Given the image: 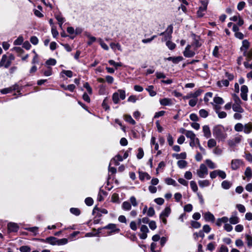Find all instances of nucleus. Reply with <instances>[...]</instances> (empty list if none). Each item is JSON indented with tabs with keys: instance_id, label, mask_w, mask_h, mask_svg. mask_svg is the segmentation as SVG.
<instances>
[{
	"instance_id": "obj_28",
	"label": "nucleus",
	"mask_w": 252,
	"mask_h": 252,
	"mask_svg": "<svg viewBox=\"0 0 252 252\" xmlns=\"http://www.w3.org/2000/svg\"><path fill=\"white\" fill-rule=\"evenodd\" d=\"M16 86H13V87H12L5 88V89H1L0 91V92L2 94H8V93H9L11 92V91L12 90H16Z\"/></svg>"
},
{
	"instance_id": "obj_56",
	"label": "nucleus",
	"mask_w": 252,
	"mask_h": 252,
	"mask_svg": "<svg viewBox=\"0 0 252 252\" xmlns=\"http://www.w3.org/2000/svg\"><path fill=\"white\" fill-rule=\"evenodd\" d=\"M56 18L58 20V21L59 22V24L60 25V27L61 28L63 23L64 21V18L63 17H62L61 16H60V15H56Z\"/></svg>"
},
{
	"instance_id": "obj_4",
	"label": "nucleus",
	"mask_w": 252,
	"mask_h": 252,
	"mask_svg": "<svg viewBox=\"0 0 252 252\" xmlns=\"http://www.w3.org/2000/svg\"><path fill=\"white\" fill-rule=\"evenodd\" d=\"M242 136L241 135H237L233 138L229 139L227 141V144L230 147H234L237 144L240 143L242 140Z\"/></svg>"
},
{
	"instance_id": "obj_7",
	"label": "nucleus",
	"mask_w": 252,
	"mask_h": 252,
	"mask_svg": "<svg viewBox=\"0 0 252 252\" xmlns=\"http://www.w3.org/2000/svg\"><path fill=\"white\" fill-rule=\"evenodd\" d=\"M10 65V61L8 60V56L6 55H3L0 62V67L4 66L5 68H7Z\"/></svg>"
},
{
	"instance_id": "obj_60",
	"label": "nucleus",
	"mask_w": 252,
	"mask_h": 252,
	"mask_svg": "<svg viewBox=\"0 0 252 252\" xmlns=\"http://www.w3.org/2000/svg\"><path fill=\"white\" fill-rule=\"evenodd\" d=\"M62 73L64 74L65 75H66L67 77H68L69 78L72 77L73 76V73L71 70H63L61 72V74H62Z\"/></svg>"
},
{
	"instance_id": "obj_10",
	"label": "nucleus",
	"mask_w": 252,
	"mask_h": 252,
	"mask_svg": "<svg viewBox=\"0 0 252 252\" xmlns=\"http://www.w3.org/2000/svg\"><path fill=\"white\" fill-rule=\"evenodd\" d=\"M201 93V91L197 90L196 92H195L194 93H189V94H188L187 95L184 96L183 97V98L184 100L188 99L190 98L191 97L195 98H197L199 95H200Z\"/></svg>"
},
{
	"instance_id": "obj_37",
	"label": "nucleus",
	"mask_w": 252,
	"mask_h": 252,
	"mask_svg": "<svg viewBox=\"0 0 252 252\" xmlns=\"http://www.w3.org/2000/svg\"><path fill=\"white\" fill-rule=\"evenodd\" d=\"M108 63L110 65H113L115 67L116 69H117L118 67H120L122 65V63H116L112 60H109Z\"/></svg>"
},
{
	"instance_id": "obj_45",
	"label": "nucleus",
	"mask_w": 252,
	"mask_h": 252,
	"mask_svg": "<svg viewBox=\"0 0 252 252\" xmlns=\"http://www.w3.org/2000/svg\"><path fill=\"white\" fill-rule=\"evenodd\" d=\"M112 99L114 103L117 104L119 101V93H115L112 96Z\"/></svg>"
},
{
	"instance_id": "obj_14",
	"label": "nucleus",
	"mask_w": 252,
	"mask_h": 252,
	"mask_svg": "<svg viewBox=\"0 0 252 252\" xmlns=\"http://www.w3.org/2000/svg\"><path fill=\"white\" fill-rule=\"evenodd\" d=\"M241 104V103L233 104L232 106L233 110L235 112L243 113L244 110L242 107Z\"/></svg>"
},
{
	"instance_id": "obj_36",
	"label": "nucleus",
	"mask_w": 252,
	"mask_h": 252,
	"mask_svg": "<svg viewBox=\"0 0 252 252\" xmlns=\"http://www.w3.org/2000/svg\"><path fill=\"white\" fill-rule=\"evenodd\" d=\"M68 240L66 238H62L61 239H58L57 238V245L61 246L64 245L67 243Z\"/></svg>"
},
{
	"instance_id": "obj_46",
	"label": "nucleus",
	"mask_w": 252,
	"mask_h": 252,
	"mask_svg": "<svg viewBox=\"0 0 252 252\" xmlns=\"http://www.w3.org/2000/svg\"><path fill=\"white\" fill-rule=\"evenodd\" d=\"M99 43L101 46V47L105 50L108 51L109 50V47L106 44H105L103 41L102 40V39L99 38L98 39Z\"/></svg>"
},
{
	"instance_id": "obj_52",
	"label": "nucleus",
	"mask_w": 252,
	"mask_h": 252,
	"mask_svg": "<svg viewBox=\"0 0 252 252\" xmlns=\"http://www.w3.org/2000/svg\"><path fill=\"white\" fill-rule=\"evenodd\" d=\"M110 45L111 48L113 50H115L117 48L118 50L121 51V47L118 43H111Z\"/></svg>"
},
{
	"instance_id": "obj_29",
	"label": "nucleus",
	"mask_w": 252,
	"mask_h": 252,
	"mask_svg": "<svg viewBox=\"0 0 252 252\" xmlns=\"http://www.w3.org/2000/svg\"><path fill=\"white\" fill-rule=\"evenodd\" d=\"M228 220L231 224H235L239 222V219L236 216H232L229 219H228Z\"/></svg>"
},
{
	"instance_id": "obj_57",
	"label": "nucleus",
	"mask_w": 252,
	"mask_h": 252,
	"mask_svg": "<svg viewBox=\"0 0 252 252\" xmlns=\"http://www.w3.org/2000/svg\"><path fill=\"white\" fill-rule=\"evenodd\" d=\"M108 99L107 97H105L103 100V102L102 103V106L105 110H108L109 109V107L108 105Z\"/></svg>"
},
{
	"instance_id": "obj_35",
	"label": "nucleus",
	"mask_w": 252,
	"mask_h": 252,
	"mask_svg": "<svg viewBox=\"0 0 252 252\" xmlns=\"http://www.w3.org/2000/svg\"><path fill=\"white\" fill-rule=\"evenodd\" d=\"M244 125L241 123H237L234 126V129L237 132H241L243 130Z\"/></svg>"
},
{
	"instance_id": "obj_8",
	"label": "nucleus",
	"mask_w": 252,
	"mask_h": 252,
	"mask_svg": "<svg viewBox=\"0 0 252 252\" xmlns=\"http://www.w3.org/2000/svg\"><path fill=\"white\" fill-rule=\"evenodd\" d=\"M190 48L191 45H188L186 46L185 51L183 52V54L185 57L187 58H191L195 55V53L194 51H191L190 50Z\"/></svg>"
},
{
	"instance_id": "obj_34",
	"label": "nucleus",
	"mask_w": 252,
	"mask_h": 252,
	"mask_svg": "<svg viewBox=\"0 0 252 252\" xmlns=\"http://www.w3.org/2000/svg\"><path fill=\"white\" fill-rule=\"evenodd\" d=\"M165 183L168 185H173V186H177V184L176 181L172 178H167L165 180Z\"/></svg>"
},
{
	"instance_id": "obj_13",
	"label": "nucleus",
	"mask_w": 252,
	"mask_h": 252,
	"mask_svg": "<svg viewBox=\"0 0 252 252\" xmlns=\"http://www.w3.org/2000/svg\"><path fill=\"white\" fill-rule=\"evenodd\" d=\"M8 229L10 232L17 231L19 229V226L17 223L14 222H10L8 224Z\"/></svg>"
},
{
	"instance_id": "obj_9",
	"label": "nucleus",
	"mask_w": 252,
	"mask_h": 252,
	"mask_svg": "<svg viewBox=\"0 0 252 252\" xmlns=\"http://www.w3.org/2000/svg\"><path fill=\"white\" fill-rule=\"evenodd\" d=\"M40 241L44 243H48L52 245H57V238L54 237H49L45 239H40Z\"/></svg>"
},
{
	"instance_id": "obj_31",
	"label": "nucleus",
	"mask_w": 252,
	"mask_h": 252,
	"mask_svg": "<svg viewBox=\"0 0 252 252\" xmlns=\"http://www.w3.org/2000/svg\"><path fill=\"white\" fill-rule=\"evenodd\" d=\"M246 243L249 248H252V237L249 234L245 235Z\"/></svg>"
},
{
	"instance_id": "obj_62",
	"label": "nucleus",
	"mask_w": 252,
	"mask_h": 252,
	"mask_svg": "<svg viewBox=\"0 0 252 252\" xmlns=\"http://www.w3.org/2000/svg\"><path fill=\"white\" fill-rule=\"evenodd\" d=\"M192 206L190 204H188L184 206V209L185 212H190L192 210Z\"/></svg>"
},
{
	"instance_id": "obj_42",
	"label": "nucleus",
	"mask_w": 252,
	"mask_h": 252,
	"mask_svg": "<svg viewBox=\"0 0 252 252\" xmlns=\"http://www.w3.org/2000/svg\"><path fill=\"white\" fill-rule=\"evenodd\" d=\"M232 96L233 100L234 102L233 104H236V103L238 104V103H242L241 99H240L239 97L237 94H232Z\"/></svg>"
},
{
	"instance_id": "obj_12",
	"label": "nucleus",
	"mask_w": 252,
	"mask_h": 252,
	"mask_svg": "<svg viewBox=\"0 0 252 252\" xmlns=\"http://www.w3.org/2000/svg\"><path fill=\"white\" fill-rule=\"evenodd\" d=\"M160 105L163 106H169L173 104L171 99L168 98H164L159 100Z\"/></svg>"
},
{
	"instance_id": "obj_16",
	"label": "nucleus",
	"mask_w": 252,
	"mask_h": 252,
	"mask_svg": "<svg viewBox=\"0 0 252 252\" xmlns=\"http://www.w3.org/2000/svg\"><path fill=\"white\" fill-rule=\"evenodd\" d=\"M204 218L207 221H211L212 222H214L215 219L214 216L209 212L205 213L204 214Z\"/></svg>"
},
{
	"instance_id": "obj_38",
	"label": "nucleus",
	"mask_w": 252,
	"mask_h": 252,
	"mask_svg": "<svg viewBox=\"0 0 252 252\" xmlns=\"http://www.w3.org/2000/svg\"><path fill=\"white\" fill-rule=\"evenodd\" d=\"M206 11V10L199 7V9L197 11V15L198 17H202L205 15Z\"/></svg>"
},
{
	"instance_id": "obj_2",
	"label": "nucleus",
	"mask_w": 252,
	"mask_h": 252,
	"mask_svg": "<svg viewBox=\"0 0 252 252\" xmlns=\"http://www.w3.org/2000/svg\"><path fill=\"white\" fill-rule=\"evenodd\" d=\"M186 136L190 139L189 146L192 148L195 147L197 144H199V140L196 137L195 134L192 131H188L186 132Z\"/></svg>"
},
{
	"instance_id": "obj_27",
	"label": "nucleus",
	"mask_w": 252,
	"mask_h": 252,
	"mask_svg": "<svg viewBox=\"0 0 252 252\" xmlns=\"http://www.w3.org/2000/svg\"><path fill=\"white\" fill-rule=\"evenodd\" d=\"M171 213V209L169 207H166L164 210L161 213L160 215L168 217Z\"/></svg>"
},
{
	"instance_id": "obj_49",
	"label": "nucleus",
	"mask_w": 252,
	"mask_h": 252,
	"mask_svg": "<svg viewBox=\"0 0 252 252\" xmlns=\"http://www.w3.org/2000/svg\"><path fill=\"white\" fill-rule=\"evenodd\" d=\"M190 186L194 192H196L197 191L198 187L196 183L194 181H191L190 182Z\"/></svg>"
},
{
	"instance_id": "obj_50",
	"label": "nucleus",
	"mask_w": 252,
	"mask_h": 252,
	"mask_svg": "<svg viewBox=\"0 0 252 252\" xmlns=\"http://www.w3.org/2000/svg\"><path fill=\"white\" fill-rule=\"evenodd\" d=\"M129 201L131 205H132L133 206L136 207L137 206L138 203L136 199L134 196H131L129 198Z\"/></svg>"
},
{
	"instance_id": "obj_22",
	"label": "nucleus",
	"mask_w": 252,
	"mask_h": 252,
	"mask_svg": "<svg viewBox=\"0 0 252 252\" xmlns=\"http://www.w3.org/2000/svg\"><path fill=\"white\" fill-rule=\"evenodd\" d=\"M243 55L246 57L248 61L252 60V48L249 51H244Z\"/></svg>"
},
{
	"instance_id": "obj_6",
	"label": "nucleus",
	"mask_w": 252,
	"mask_h": 252,
	"mask_svg": "<svg viewBox=\"0 0 252 252\" xmlns=\"http://www.w3.org/2000/svg\"><path fill=\"white\" fill-rule=\"evenodd\" d=\"M243 164V161L240 159H232L231 161V168L232 170H237Z\"/></svg>"
},
{
	"instance_id": "obj_5",
	"label": "nucleus",
	"mask_w": 252,
	"mask_h": 252,
	"mask_svg": "<svg viewBox=\"0 0 252 252\" xmlns=\"http://www.w3.org/2000/svg\"><path fill=\"white\" fill-rule=\"evenodd\" d=\"M104 229H110L111 231L108 232V235H111L112 233H118L120 229L117 227V225L114 223H110L104 227Z\"/></svg>"
},
{
	"instance_id": "obj_39",
	"label": "nucleus",
	"mask_w": 252,
	"mask_h": 252,
	"mask_svg": "<svg viewBox=\"0 0 252 252\" xmlns=\"http://www.w3.org/2000/svg\"><path fill=\"white\" fill-rule=\"evenodd\" d=\"M177 165L180 168H184L186 167L187 162L184 160H179L177 162Z\"/></svg>"
},
{
	"instance_id": "obj_3",
	"label": "nucleus",
	"mask_w": 252,
	"mask_h": 252,
	"mask_svg": "<svg viewBox=\"0 0 252 252\" xmlns=\"http://www.w3.org/2000/svg\"><path fill=\"white\" fill-rule=\"evenodd\" d=\"M208 173V170L206 166L204 164H201L199 169L196 171L197 176L201 178H204Z\"/></svg>"
},
{
	"instance_id": "obj_55",
	"label": "nucleus",
	"mask_w": 252,
	"mask_h": 252,
	"mask_svg": "<svg viewBox=\"0 0 252 252\" xmlns=\"http://www.w3.org/2000/svg\"><path fill=\"white\" fill-rule=\"evenodd\" d=\"M70 211L72 214H73L76 216H78L80 214V211L79 209H78V208H70Z\"/></svg>"
},
{
	"instance_id": "obj_19",
	"label": "nucleus",
	"mask_w": 252,
	"mask_h": 252,
	"mask_svg": "<svg viewBox=\"0 0 252 252\" xmlns=\"http://www.w3.org/2000/svg\"><path fill=\"white\" fill-rule=\"evenodd\" d=\"M167 60L169 61H172L174 63H178L183 60V58L181 56L176 57H170L167 58Z\"/></svg>"
},
{
	"instance_id": "obj_63",
	"label": "nucleus",
	"mask_w": 252,
	"mask_h": 252,
	"mask_svg": "<svg viewBox=\"0 0 252 252\" xmlns=\"http://www.w3.org/2000/svg\"><path fill=\"white\" fill-rule=\"evenodd\" d=\"M119 95L120 94V97L122 100H124L126 98V93L125 91L123 90H118Z\"/></svg>"
},
{
	"instance_id": "obj_1",
	"label": "nucleus",
	"mask_w": 252,
	"mask_h": 252,
	"mask_svg": "<svg viewBox=\"0 0 252 252\" xmlns=\"http://www.w3.org/2000/svg\"><path fill=\"white\" fill-rule=\"evenodd\" d=\"M223 127L221 126H215L213 129L214 136L219 141H224L227 138V134L224 131Z\"/></svg>"
},
{
	"instance_id": "obj_47",
	"label": "nucleus",
	"mask_w": 252,
	"mask_h": 252,
	"mask_svg": "<svg viewBox=\"0 0 252 252\" xmlns=\"http://www.w3.org/2000/svg\"><path fill=\"white\" fill-rule=\"evenodd\" d=\"M200 116L202 118H206L208 116V112L205 109H201L199 111Z\"/></svg>"
},
{
	"instance_id": "obj_40",
	"label": "nucleus",
	"mask_w": 252,
	"mask_h": 252,
	"mask_svg": "<svg viewBox=\"0 0 252 252\" xmlns=\"http://www.w3.org/2000/svg\"><path fill=\"white\" fill-rule=\"evenodd\" d=\"M125 120L126 122H128L129 123H130L132 125H134L135 124V121L132 118V117L130 115H125Z\"/></svg>"
},
{
	"instance_id": "obj_41",
	"label": "nucleus",
	"mask_w": 252,
	"mask_h": 252,
	"mask_svg": "<svg viewBox=\"0 0 252 252\" xmlns=\"http://www.w3.org/2000/svg\"><path fill=\"white\" fill-rule=\"evenodd\" d=\"M218 86L221 87L222 86L227 87L229 85V81L227 79H224L217 83Z\"/></svg>"
},
{
	"instance_id": "obj_11",
	"label": "nucleus",
	"mask_w": 252,
	"mask_h": 252,
	"mask_svg": "<svg viewBox=\"0 0 252 252\" xmlns=\"http://www.w3.org/2000/svg\"><path fill=\"white\" fill-rule=\"evenodd\" d=\"M123 160V158L120 155H116L114 158H113L110 162L111 164H114L115 165H118L119 164V161H122Z\"/></svg>"
},
{
	"instance_id": "obj_59",
	"label": "nucleus",
	"mask_w": 252,
	"mask_h": 252,
	"mask_svg": "<svg viewBox=\"0 0 252 252\" xmlns=\"http://www.w3.org/2000/svg\"><path fill=\"white\" fill-rule=\"evenodd\" d=\"M84 87L86 89L88 93L90 94H92V89L88 82H86L84 84Z\"/></svg>"
},
{
	"instance_id": "obj_30",
	"label": "nucleus",
	"mask_w": 252,
	"mask_h": 252,
	"mask_svg": "<svg viewBox=\"0 0 252 252\" xmlns=\"http://www.w3.org/2000/svg\"><path fill=\"white\" fill-rule=\"evenodd\" d=\"M205 162L208 167L210 169H215L217 167L216 164L213 162L211 160L207 159L205 160Z\"/></svg>"
},
{
	"instance_id": "obj_25",
	"label": "nucleus",
	"mask_w": 252,
	"mask_h": 252,
	"mask_svg": "<svg viewBox=\"0 0 252 252\" xmlns=\"http://www.w3.org/2000/svg\"><path fill=\"white\" fill-rule=\"evenodd\" d=\"M198 185L201 188H204L208 187L210 185L209 181L207 180H199L198 181Z\"/></svg>"
},
{
	"instance_id": "obj_33",
	"label": "nucleus",
	"mask_w": 252,
	"mask_h": 252,
	"mask_svg": "<svg viewBox=\"0 0 252 252\" xmlns=\"http://www.w3.org/2000/svg\"><path fill=\"white\" fill-rule=\"evenodd\" d=\"M243 45L241 47V50L244 52V51H247V49L249 48L250 46V43L247 40H245L243 41Z\"/></svg>"
},
{
	"instance_id": "obj_53",
	"label": "nucleus",
	"mask_w": 252,
	"mask_h": 252,
	"mask_svg": "<svg viewBox=\"0 0 252 252\" xmlns=\"http://www.w3.org/2000/svg\"><path fill=\"white\" fill-rule=\"evenodd\" d=\"M56 63V60L54 59H49L46 62V64L48 65H55Z\"/></svg>"
},
{
	"instance_id": "obj_18",
	"label": "nucleus",
	"mask_w": 252,
	"mask_h": 252,
	"mask_svg": "<svg viewBox=\"0 0 252 252\" xmlns=\"http://www.w3.org/2000/svg\"><path fill=\"white\" fill-rule=\"evenodd\" d=\"M243 131L246 134H249L252 131V124L248 123L244 125Z\"/></svg>"
},
{
	"instance_id": "obj_43",
	"label": "nucleus",
	"mask_w": 252,
	"mask_h": 252,
	"mask_svg": "<svg viewBox=\"0 0 252 252\" xmlns=\"http://www.w3.org/2000/svg\"><path fill=\"white\" fill-rule=\"evenodd\" d=\"M217 174L219 177L222 179H224L226 177V174L224 171L219 169L217 170Z\"/></svg>"
},
{
	"instance_id": "obj_64",
	"label": "nucleus",
	"mask_w": 252,
	"mask_h": 252,
	"mask_svg": "<svg viewBox=\"0 0 252 252\" xmlns=\"http://www.w3.org/2000/svg\"><path fill=\"white\" fill-rule=\"evenodd\" d=\"M85 202L88 206H91L94 203V200L91 197H87L85 199Z\"/></svg>"
},
{
	"instance_id": "obj_58",
	"label": "nucleus",
	"mask_w": 252,
	"mask_h": 252,
	"mask_svg": "<svg viewBox=\"0 0 252 252\" xmlns=\"http://www.w3.org/2000/svg\"><path fill=\"white\" fill-rule=\"evenodd\" d=\"M201 5L200 6V7L203 8L204 9L207 10V5L209 2L208 0H201Z\"/></svg>"
},
{
	"instance_id": "obj_51",
	"label": "nucleus",
	"mask_w": 252,
	"mask_h": 252,
	"mask_svg": "<svg viewBox=\"0 0 252 252\" xmlns=\"http://www.w3.org/2000/svg\"><path fill=\"white\" fill-rule=\"evenodd\" d=\"M139 178L141 180H144L145 178H147V180H149L150 179V176L147 173L140 172Z\"/></svg>"
},
{
	"instance_id": "obj_21",
	"label": "nucleus",
	"mask_w": 252,
	"mask_h": 252,
	"mask_svg": "<svg viewBox=\"0 0 252 252\" xmlns=\"http://www.w3.org/2000/svg\"><path fill=\"white\" fill-rule=\"evenodd\" d=\"M85 35L89 39V41L87 42V44L89 45H91L96 40V39L95 37L92 36L91 35V34L88 32H86Z\"/></svg>"
},
{
	"instance_id": "obj_17",
	"label": "nucleus",
	"mask_w": 252,
	"mask_h": 252,
	"mask_svg": "<svg viewBox=\"0 0 252 252\" xmlns=\"http://www.w3.org/2000/svg\"><path fill=\"white\" fill-rule=\"evenodd\" d=\"M204 136L208 138L211 137V133L209 127L208 126H204L202 127Z\"/></svg>"
},
{
	"instance_id": "obj_20",
	"label": "nucleus",
	"mask_w": 252,
	"mask_h": 252,
	"mask_svg": "<svg viewBox=\"0 0 252 252\" xmlns=\"http://www.w3.org/2000/svg\"><path fill=\"white\" fill-rule=\"evenodd\" d=\"M244 173L247 179V181H250L252 177V171L251 168L250 167H247Z\"/></svg>"
},
{
	"instance_id": "obj_44",
	"label": "nucleus",
	"mask_w": 252,
	"mask_h": 252,
	"mask_svg": "<svg viewBox=\"0 0 252 252\" xmlns=\"http://www.w3.org/2000/svg\"><path fill=\"white\" fill-rule=\"evenodd\" d=\"M214 101L215 103L218 104H222L224 103V101L221 97L216 96L214 98Z\"/></svg>"
},
{
	"instance_id": "obj_23",
	"label": "nucleus",
	"mask_w": 252,
	"mask_h": 252,
	"mask_svg": "<svg viewBox=\"0 0 252 252\" xmlns=\"http://www.w3.org/2000/svg\"><path fill=\"white\" fill-rule=\"evenodd\" d=\"M221 187L224 189H228L232 186V183L227 180L222 181L221 184Z\"/></svg>"
},
{
	"instance_id": "obj_48",
	"label": "nucleus",
	"mask_w": 252,
	"mask_h": 252,
	"mask_svg": "<svg viewBox=\"0 0 252 252\" xmlns=\"http://www.w3.org/2000/svg\"><path fill=\"white\" fill-rule=\"evenodd\" d=\"M19 250L21 252H30L31 249L28 246H23L19 248Z\"/></svg>"
},
{
	"instance_id": "obj_15",
	"label": "nucleus",
	"mask_w": 252,
	"mask_h": 252,
	"mask_svg": "<svg viewBox=\"0 0 252 252\" xmlns=\"http://www.w3.org/2000/svg\"><path fill=\"white\" fill-rule=\"evenodd\" d=\"M228 218L227 217H223L221 218H219L217 219L216 224L218 226H220L222 223H224V224L228 222Z\"/></svg>"
},
{
	"instance_id": "obj_32",
	"label": "nucleus",
	"mask_w": 252,
	"mask_h": 252,
	"mask_svg": "<svg viewBox=\"0 0 252 252\" xmlns=\"http://www.w3.org/2000/svg\"><path fill=\"white\" fill-rule=\"evenodd\" d=\"M146 90L147 91L149 94L151 96H154L156 95V92L154 90V86H149L146 89Z\"/></svg>"
},
{
	"instance_id": "obj_54",
	"label": "nucleus",
	"mask_w": 252,
	"mask_h": 252,
	"mask_svg": "<svg viewBox=\"0 0 252 252\" xmlns=\"http://www.w3.org/2000/svg\"><path fill=\"white\" fill-rule=\"evenodd\" d=\"M166 45L170 50L174 49L176 47V44L170 41H167L166 42Z\"/></svg>"
},
{
	"instance_id": "obj_26",
	"label": "nucleus",
	"mask_w": 252,
	"mask_h": 252,
	"mask_svg": "<svg viewBox=\"0 0 252 252\" xmlns=\"http://www.w3.org/2000/svg\"><path fill=\"white\" fill-rule=\"evenodd\" d=\"M217 145V142L214 139H210L207 142V146L208 148L212 149L215 147Z\"/></svg>"
},
{
	"instance_id": "obj_61",
	"label": "nucleus",
	"mask_w": 252,
	"mask_h": 252,
	"mask_svg": "<svg viewBox=\"0 0 252 252\" xmlns=\"http://www.w3.org/2000/svg\"><path fill=\"white\" fill-rule=\"evenodd\" d=\"M223 227L224 229L227 232H230L233 229L232 226L230 224L228 223L227 222L224 225Z\"/></svg>"
},
{
	"instance_id": "obj_24",
	"label": "nucleus",
	"mask_w": 252,
	"mask_h": 252,
	"mask_svg": "<svg viewBox=\"0 0 252 252\" xmlns=\"http://www.w3.org/2000/svg\"><path fill=\"white\" fill-rule=\"evenodd\" d=\"M122 208L125 211H129L131 208V205L129 202L124 201L122 205Z\"/></svg>"
}]
</instances>
